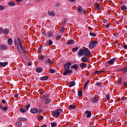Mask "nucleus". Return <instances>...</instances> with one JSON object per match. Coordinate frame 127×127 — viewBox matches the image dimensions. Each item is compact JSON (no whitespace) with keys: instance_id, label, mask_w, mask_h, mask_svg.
Segmentation results:
<instances>
[{"instance_id":"obj_7","label":"nucleus","mask_w":127,"mask_h":127,"mask_svg":"<svg viewBox=\"0 0 127 127\" xmlns=\"http://www.w3.org/2000/svg\"><path fill=\"white\" fill-rule=\"evenodd\" d=\"M30 113H31V114H34L36 115V114L38 113V109L36 108L31 109L30 110Z\"/></svg>"},{"instance_id":"obj_21","label":"nucleus","mask_w":127,"mask_h":127,"mask_svg":"<svg viewBox=\"0 0 127 127\" xmlns=\"http://www.w3.org/2000/svg\"><path fill=\"white\" fill-rule=\"evenodd\" d=\"M75 83L74 81H71L69 84H68V87H69V88H71L72 87H73V86H75Z\"/></svg>"},{"instance_id":"obj_34","label":"nucleus","mask_w":127,"mask_h":127,"mask_svg":"<svg viewBox=\"0 0 127 127\" xmlns=\"http://www.w3.org/2000/svg\"><path fill=\"white\" fill-rule=\"evenodd\" d=\"M36 71L37 73H41L42 72V69L41 68H38L36 69Z\"/></svg>"},{"instance_id":"obj_9","label":"nucleus","mask_w":127,"mask_h":127,"mask_svg":"<svg viewBox=\"0 0 127 127\" xmlns=\"http://www.w3.org/2000/svg\"><path fill=\"white\" fill-rule=\"evenodd\" d=\"M86 115H87L86 118L87 119H90L92 116V112L91 111H87L85 112Z\"/></svg>"},{"instance_id":"obj_37","label":"nucleus","mask_w":127,"mask_h":127,"mask_svg":"<svg viewBox=\"0 0 127 127\" xmlns=\"http://www.w3.org/2000/svg\"><path fill=\"white\" fill-rule=\"evenodd\" d=\"M51 127H56V126H57V124L56 123V122L51 123Z\"/></svg>"},{"instance_id":"obj_55","label":"nucleus","mask_w":127,"mask_h":127,"mask_svg":"<svg viewBox=\"0 0 127 127\" xmlns=\"http://www.w3.org/2000/svg\"><path fill=\"white\" fill-rule=\"evenodd\" d=\"M38 114H40L42 113V111L41 110H39L38 112Z\"/></svg>"},{"instance_id":"obj_53","label":"nucleus","mask_w":127,"mask_h":127,"mask_svg":"<svg viewBox=\"0 0 127 127\" xmlns=\"http://www.w3.org/2000/svg\"><path fill=\"white\" fill-rule=\"evenodd\" d=\"M86 88H87V85L84 84V88H83V90L85 91V90H86Z\"/></svg>"},{"instance_id":"obj_31","label":"nucleus","mask_w":127,"mask_h":127,"mask_svg":"<svg viewBox=\"0 0 127 127\" xmlns=\"http://www.w3.org/2000/svg\"><path fill=\"white\" fill-rule=\"evenodd\" d=\"M51 102V100L50 99H47L45 102V104H46V105H49V104H50V103Z\"/></svg>"},{"instance_id":"obj_52","label":"nucleus","mask_w":127,"mask_h":127,"mask_svg":"<svg viewBox=\"0 0 127 127\" xmlns=\"http://www.w3.org/2000/svg\"><path fill=\"white\" fill-rule=\"evenodd\" d=\"M3 30H2V28L0 27V33H2Z\"/></svg>"},{"instance_id":"obj_15","label":"nucleus","mask_w":127,"mask_h":127,"mask_svg":"<svg viewBox=\"0 0 127 127\" xmlns=\"http://www.w3.org/2000/svg\"><path fill=\"white\" fill-rule=\"evenodd\" d=\"M7 65V62H5L4 63L0 62V67H5Z\"/></svg>"},{"instance_id":"obj_59","label":"nucleus","mask_w":127,"mask_h":127,"mask_svg":"<svg viewBox=\"0 0 127 127\" xmlns=\"http://www.w3.org/2000/svg\"><path fill=\"white\" fill-rule=\"evenodd\" d=\"M68 1H71V2H74L75 1V0H68Z\"/></svg>"},{"instance_id":"obj_4","label":"nucleus","mask_w":127,"mask_h":127,"mask_svg":"<svg viewBox=\"0 0 127 127\" xmlns=\"http://www.w3.org/2000/svg\"><path fill=\"white\" fill-rule=\"evenodd\" d=\"M76 9L77 11H78L80 13H84L85 11H86V8L83 9V7L81 6H78L77 8Z\"/></svg>"},{"instance_id":"obj_62","label":"nucleus","mask_w":127,"mask_h":127,"mask_svg":"<svg viewBox=\"0 0 127 127\" xmlns=\"http://www.w3.org/2000/svg\"><path fill=\"white\" fill-rule=\"evenodd\" d=\"M28 66H31V63H29L28 64Z\"/></svg>"},{"instance_id":"obj_13","label":"nucleus","mask_w":127,"mask_h":127,"mask_svg":"<svg viewBox=\"0 0 127 127\" xmlns=\"http://www.w3.org/2000/svg\"><path fill=\"white\" fill-rule=\"evenodd\" d=\"M81 61H82V62H85V63L89 62V60H88V59L86 57H82L81 59Z\"/></svg>"},{"instance_id":"obj_20","label":"nucleus","mask_w":127,"mask_h":127,"mask_svg":"<svg viewBox=\"0 0 127 127\" xmlns=\"http://www.w3.org/2000/svg\"><path fill=\"white\" fill-rule=\"evenodd\" d=\"M75 109H76V106L74 105H70L68 106V110H75Z\"/></svg>"},{"instance_id":"obj_36","label":"nucleus","mask_w":127,"mask_h":127,"mask_svg":"<svg viewBox=\"0 0 127 127\" xmlns=\"http://www.w3.org/2000/svg\"><path fill=\"white\" fill-rule=\"evenodd\" d=\"M121 9L122 10H126L127 9V6H126L125 5H123L121 6Z\"/></svg>"},{"instance_id":"obj_35","label":"nucleus","mask_w":127,"mask_h":127,"mask_svg":"<svg viewBox=\"0 0 127 127\" xmlns=\"http://www.w3.org/2000/svg\"><path fill=\"white\" fill-rule=\"evenodd\" d=\"M82 95H83V92H82V91H80V90L78 91V96L79 97H82Z\"/></svg>"},{"instance_id":"obj_10","label":"nucleus","mask_w":127,"mask_h":127,"mask_svg":"<svg viewBox=\"0 0 127 127\" xmlns=\"http://www.w3.org/2000/svg\"><path fill=\"white\" fill-rule=\"evenodd\" d=\"M80 67H81V70H83L84 68L87 67V64L81 63L79 64Z\"/></svg>"},{"instance_id":"obj_24","label":"nucleus","mask_w":127,"mask_h":127,"mask_svg":"<svg viewBox=\"0 0 127 127\" xmlns=\"http://www.w3.org/2000/svg\"><path fill=\"white\" fill-rule=\"evenodd\" d=\"M116 61V59H112L111 60H110V61H109L108 62V63H109V64H114V63H115V62Z\"/></svg>"},{"instance_id":"obj_18","label":"nucleus","mask_w":127,"mask_h":127,"mask_svg":"<svg viewBox=\"0 0 127 127\" xmlns=\"http://www.w3.org/2000/svg\"><path fill=\"white\" fill-rule=\"evenodd\" d=\"M91 102L92 103H97L98 102V98L97 97H93L91 99Z\"/></svg>"},{"instance_id":"obj_58","label":"nucleus","mask_w":127,"mask_h":127,"mask_svg":"<svg viewBox=\"0 0 127 127\" xmlns=\"http://www.w3.org/2000/svg\"><path fill=\"white\" fill-rule=\"evenodd\" d=\"M2 104H5V100H2Z\"/></svg>"},{"instance_id":"obj_60","label":"nucleus","mask_w":127,"mask_h":127,"mask_svg":"<svg viewBox=\"0 0 127 127\" xmlns=\"http://www.w3.org/2000/svg\"><path fill=\"white\" fill-rule=\"evenodd\" d=\"M97 85L98 86H101V85H102V84L99 82V83H98L97 84Z\"/></svg>"},{"instance_id":"obj_23","label":"nucleus","mask_w":127,"mask_h":127,"mask_svg":"<svg viewBox=\"0 0 127 127\" xmlns=\"http://www.w3.org/2000/svg\"><path fill=\"white\" fill-rule=\"evenodd\" d=\"M52 63V61H51V59H49L46 62V64L47 65H50Z\"/></svg>"},{"instance_id":"obj_1","label":"nucleus","mask_w":127,"mask_h":127,"mask_svg":"<svg viewBox=\"0 0 127 127\" xmlns=\"http://www.w3.org/2000/svg\"><path fill=\"white\" fill-rule=\"evenodd\" d=\"M14 43L17 47V50L19 53V54L23 53V54H25V50L24 48L22 47V45L21 44V42L19 38L16 39L14 41Z\"/></svg>"},{"instance_id":"obj_12","label":"nucleus","mask_w":127,"mask_h":127,"mask_svg":"<svg viewBox=\"0 0 127 127\" xmlns=\"http://www.w3.org/2000/svg\"><path fill=\"white\" fill-rule=\"evenodd\" d=\"M83 54L84 55V50L82 49H80L78 53V56H82Z\"/></svg>"},{"instance_id":"obj_32","label":"nucleus","mask_w":127,"mask_h":127,"mask_svg":"<svg viewBox=\"0 0 127 127\" xmlns=\"http://www.w3.org/2000/svg\"><path fill=\"white\" fill-rule=\"evenodd\" d=\"M0 49H1V50H4L5 49H6V46H5V45L0 46Z\"/></svg>"},{"instance_id":"obj_45","label":"nucleus","mask_w":127,"mask_h":127,"mask_svg":"<svg viewBox=\"0 0 127 127\" xmlns=\"http://www.w3.org/2000/svg\"><path fill=\"white\" fill-rule=\"evenodd\" d=\"M60 30L62 33H64V27H62Z\"/></svg>"},{"instance_id":"obj_26","label":"nucleus","mask_w":127,"mask_h":127,"mask_svg":"<svg viewBox=\"0 0 127 127\" xmlns=\"http://www.w3.org/2000/svg\"><path fill=\"white\" fill-rule=\"evenodd\" d=\"M15 125L17 127H21V126H22V123L20 122H16Z\"/></svg>"},{"instance_id":"obj_22","label":"nucleus","mask_w":127,"mask_h":127,"mask_svg":"<svg viewBox=\"0 0 127 127\" xmlns=\"http://www.w3.org/2000/svg\"><path fill=\"white\" fill-rule=\"evenodd\" d=\"M79 68V65L75 64L71 66V69H78Z\"/></svg>"},{"instance_id":"obj_57","label":"nucleus","mask_w":127,"mask_h":127,"mask_svg":"<svg viewBox=\"0 0 127 127\" xmlns=\"http://www.w3.org/2000/svg\"><path fill=\"white\" fill-rule=\"evenodd\" d=\"M124 48L125 49H127V45H124Z\"/></svg>"},{"instance_id":"obj_17","label":"nucleus","mask_w":127,"mask_h":127,"mask_svg":"<svg viewBox=\"0 0 127 127\" xmlns=\"http://www.w3.org/2000/svg\"><path fill=\"white\" fill-rule=\"evenodd\" d=\"M48 14L51 16H55V13L53 11H48Z\"/></svg>"},{"instance_id":"obj_44","label":"nucleus","mask_w":127,"mask_h":127,"mask_svg":"<svg viewBox=\"0 0 127 127\" xmlns=\"http://www.w3.org/2000/svg\"><path fill=\"white\" fill-rule=\"evenodd\" d=\"M29 108H30V104H29L25 107V109L27 111H28Z\"/></svg>"},{"instance_id":"obj_5","label":"nucleus","mask_w":127,"mask_h":127,"mask_svg":"<svg viewBox=\"0 0 127 127\" xmlns=\"http://www.w3.org/2000/svg\"><path fill=\"white\" fill-rule=\"evenodd\" d=\"M71 63H68L64 65V70H69L70 67H71Z\"/></svg>"},{"instance_id":"obj_2","label":"nucleus","mask_w":127,"mask_h":127,"mask_svg":"<svg viewBox=\"0 0 127 127\" xmlns=\"http://www.w3.org/2000/svg\"><path fill=\"white\" fill-rule=\"evenodd\" d=\"M62 113V110L61 109H58L56 110H55L53 112V116L54 117V118H58L60 115Z\"/></svg>"},{"instance_id":"obj_42","label":"nucleus","mask_w":127,"mask_h":127,"mask_svg":"<svg viewBox=\"0 0 127 127\" xmlns=\"http://www.w3.org/2000/svg\"><path fill=\"white\" fill-rule=\"evenodd\" d=\"M49 71L50 73H55V69H54L51 68V69H49Z\"/></svg>"},{"instance_id":"obj_39","label":"nucleus","mask_w":127,"mask_h":127,"mask_svg":"<svg viewBox=\"0 0 127 127\" xmlns=\"http://www.w3.org/2000/svg\"><path fill=\"white\" fill-rule=\"evenodd\" d=\"M48 35L49 37H52L53 35V33H52V32H49L48 34Z\"/></svg>"},{"instance_id":"obj_46","label":"nucleus","mask_w":127,"mask_h":127,"mask_svg":"<svg viewBox=\"0 0 127 127\" xmlns=\"http://www.w3.org/2000/svg\"><path fill=\"white\" fill-rule=\"evenodd\" d=\"M119 85H121L122 84V78H119L118 80Z\"/></svg>"},{"instance_id":"obj_50","label":"nucleus","mask_w":127,"mask_h":127,"mask_svg":"<svg viewBox=\"0 0 127 127\" xmlns=\"http://www.w3.org/2000/svg\"><path fill=\"white\" fill-rule=\"evenodd\" d=\"M90 83V80H87L86 83H85V85L88 86V84Z\"/></svg>"},{"instance_id":"obj_33","label":"nucleus","mask_w":127,"mask_h":127,"mask_svg":"<svg viewBox=\"0 0 127 127\" xmlns=\"http://www.w3.org/2000/svg\"><path fill=\"white\" fill-rule=\"evenodd\" d=\"M89 34L90 36H92V37H96V36H97V35L95 33H93L92 32H90Z\"/></svg>"},{"instance_id":"obj_40","label":"nucleus","mask_w":127,"mask_h":127,"mask_svg":"<svg viewBox=\"0 0 127 127\" xmlns=\"http://www.w3.org/2000/svg\"><path fill=\"white\" fill-rule=\"evenodd\" d=\"M52 44H53V42H52V41L51 40H50L49 41V44H48L49 46H51V45H52Z\"/></svg>"},{"instance_id":"obj_11","label":"nucleus","mask_w":127,"mask_h":127,"mask_svg":"<svg viewBox=\"0 0 127 127\" xmlns=\"http://www.w3.org/2000/svg\"><path fill=\"white\" fill-rule=\"evenodd\" d=\"M3 33L4 35H7L9 33V30L8 29H4L3 30Z\"/></svg>"},{"instance_id":"obj_3","label":"nucleus","mask_w":127,"mask_h":127,"mask_svg":"<svg viewBox=\"0 0 127 127\" xmlns=\"http://www.w3.org/2000/svg\"><path fill=\"white\" fill-rule=\"evenodd\" d=\"M98 42L95 41H92L89 43V49H93L94 47H96Z\"/></svg>"},{"instance_id":"obj_29","label":"nucleus","mask_w":127,"mask_h":127,"mask_svg":"<svg viewBox=\"0 0 127 127\" xmlns=\"http://www.w3.org/2000/svg\"><path fill=\"white\" fill-rule=\"evenodd\" d=\"M7 43L9 45H12V39H10V38L8 39Z\"/></svg>"},{"instance_id":"obj_14","label":"nucleus","mask_w":127,"mask_h":127,"mask_svg":"<svg viewBox=\"0 0 127 127\" xmlns=\"http://www.w3.org/2000/svg\"><path fill=\"white\" fill-rule=\"evenodd\" d=\"M40 80H41V81H46V80H48V76H42L40 78Z\"/></svg>"},{"instance_id":"obj_30","label":"nucleus","mask_w":127,"mask_h":127,"mask_svg":"<svg viewBox=\"0 0 127 127\" xmlns=\"http://www.w3.org/2000/svg\"><path fill=\"white\" fill-rule=\"evenodd\" d=\"M25 111L26 110L23 108V107H21L20 108V112H21L22 113V114H24L25 113Z\"/></svg>"},{"instance_id":"obj_16","label":"nucleus","mask_w":127,"mask_h":127,"mask_svg":"<svg viewBox=\"0 0 127 127\" xmlns=\"http://www.w3.org/2000/svg\"><path fill=\"white\" fill-rule=\"evenodd\" d=\"M8 5H9V6H14V5H15V3H14L13 1H10L8 2Z\"/></svg>"},{"instance_id":"obj_19","label":"nucleus","mask_w":127,"mask_h":127,"mask_svg":"<svg viewBox=\"0 0 127 127\" xmlns=\"http://www.w3.org/2000/svg\"><path fill=\"white\" fill-rule=\"evenodd\" d=\"M74 43H75V42H74V40H70L67 41V44L68 45H73Z\"/></svg>"},{"instance_id":"obj_43","label":"nucleus","mask_w":127,"mask_h":127,"mask_svg":"<svg viewBox=\"0 0 127 127\" xmlns=\"http://www.w3.org/2000/svg\"><path fill=\"white\" fill-rule=\"evenodd\" d=\"M2 109L4 112L7 111V107L5 106V107H2Z\"/></svg>"},{"instance_id":"obj_25","label":"nucleus","mask_w":127,"mask_h":127,"mask_svg":"<svg viewBox=\"0 0 127 127\" xmlns=\"http://www.w3.org/2000/svg\"><path fill=\"white\" fill-rule=\"evenodd\" d=\"M7 8V6H3L2 5H0V10H3L4 9Z\"/></svg>"},{"instance_id":"obj_49","label":"nucleus","mask_w":127,"mask_h":127,"mask_svg":"<svg viewBox=\"0 0 127 127\" xmlns=\"http://www.w3.org/2000/svg\"><path fill=\"white\" fill-rule=\"evenodd\" d=\"M40 59L41 60H44V56H40Z\"/></svg>"},{"instance_id":"obj_27","label":"nucleus","mask_w":127,"mask_h":127,"mask_svg":"<svg viewBox=\"0 0 127 127\" xmlns=\"http://www.w3.org/2000/svg\"><path fill=\"white\" fill-rule=\"evenodd\" d=\"M95 8L97 10H100V9H101V6H100V4L99 3H97L95 5Z\"/></svg>"},{"instance_id":"obj_56","label":"nucleus","mask_w":127,"mask_h":127,"mask_svg":"<svg viewBox=\"0 0 127 127\" xmlns=\"http://www.w3.org/2000/svg\"><path fill=\"white\" fill-rule=\"evenodd\" d=\"M61 38V36L59 35L57 37V39H60Z\"/></svg>"},{"instance_id":"obj_8","label":"nucleus","mask_w":127,"mask_h":127,"mask_svg":"<svg viewBox=\"0 0 127 127\" xmlns=\"http://www.w3.org/2000/svg\"><path fill=\"white\" fill-rule=\"evenodd\" d=\"M91 55V51L89 49H87L84 52V56H87V57H89L90 55Z\"/></svg>"},{"instance_id":"obj_47","label":"nucleus","mask_w":127,"mask_h":127,"mask_svg":"<svg viewBox=\"0 0 127 127\" xmlns=\"http://www.w3.org/2000/svg\"><path fill=\"white\" fill-rule=\"evenodd\" d=\"M43 119V116H41L38 118V121H41Z\"/></svg>"},{"instance_id":"obj_54","label":"nucleus","mask_w":127,"mask_h":127,"mask_svg":"<svg viewBox=\"0 0 127 127\" xmlns=\"http://www.w3.org/2000/svg\"><path fill=\"white\" fill-rule=\"evenodd\" d=\"M106 28H109L110 25V24H108L107 25H106Z\"/></svg>"},{"instance_id":"obj_48","label":"nucleus","mask_w":127,"mask_h":127,"mask_svg":"<svg viewBox=\"0 0 127 127\" xmlns=\"http://www.w3.org/2000/svg\"><path fill=\"white\" fill-rule=\"evenodd\" d=\"M123 73H127V68H124L123 69Z\"/></svg>"},{"instance_id":"obj_41","label":"nucleus","mask_w":127,"mask_h":127,"mask_svg":"<svg viewBox=\"0 0 127 127\" xmlns=\"http://www.w3.org/2000/svg\"><path fill=\"white\" fill-rule=\"evenodd\" d=\"M106 98L107 100V101H110V94H107L106 96Z\"/></svg>"},{"instance_id":"obj_38","label":"nucleus","mask_w":127,"mask_h":127,"mask_svg":"<svg viewBox=\"0 0 127 127\" xmlns=\"http://www.w3.org/2000/svg\"><path fill=\"white\" fill-rule=\"evenodd\" d=\"M78 47H75L73 48L72 50V52H73V53H75V52H76V51H77V50H78Z\"/></svg>"},{"instance_id":"obj_64","label":"nucleus","mask_w":127,"mask_h":127,"mask_svg":"<svg viewBox=\"0 0 127 127\" xmlns=\"http://www.w3.org/2000/svg\"><path fill=\"white\" fill-rule=\"evenodd\" d=\"M88 29H90L91 30V29H92V28H91V27L89 26V27H88Z\"/></svg>"},{"instance_id":"obj_63","label":"nucleus","mask_w":127,"mask_h":127,"mask_svg":"<svg viewBox=\"0 0 127 127\" xmlns=\"http://www.w3.org/2000/svg\"><path fill=\"white\" fill-rule=\"evenodd\" d=\"M16 1H18V2H20L21 0H16Z\"/></svg>"},{"instance_id":"obj_61","label":"nucleus","mask_w":127,"mask_h":127,"mask_svg":"<svg viewBox=\"0 0 127 127\" xmlns=\"http://www.w3.org/2000/svg\"><path fill=\"white\" fill-rule=\"evenodd\" d=\"M41 127H46V125L44 124V125H42Z\"/></svg>"},{"instance_id":"obj_6","label":"nucleus","mask_w":127,"mask_h":127,"mask_svg":"<svg viewBox=\"0 0 127 127\" xmlns=\"http://www.w3.org/2000/svg\"><path fill=\"white\" fill-rule=\"evenodd\" d=\"M72 72L73 71H72V70H70V69L65 70V71L63 73V75L64 76H67L69 75V74H72Z\"/></svg>"},{"instance_id":"obj_51","label":"nucleus","mask_w":127,"mask_h":127,"mask_svg":"<svg viewBox=\"0 0 127 127\" xmlns=\"http://www.w3.org/2000/svg\"><path fill=\"white\" fill-rule=\"evenodd\" d=\"M14 98H17V97H18V94H15L14 95Z\"/></svg>"},{"instance_id":"obj_28","label":"nucleus","mask_w":127,"mask_h":127,"mask_svg":"<svg viewBox=\"0 0 127 127\" xmlns=\"http://www.w3.org/2000/svg\"><path fill=\"white\" fill-rule=\"evenodd\" d=\"M18 121L19 122H25L26 121V118H19Z\"/></svg>"}]
</instances>
